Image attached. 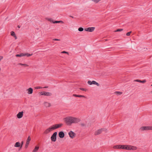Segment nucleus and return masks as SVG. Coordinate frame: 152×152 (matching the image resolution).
<instances>
[{
  "label": "nucleus",
  "mask_w": 152,
  "mask_h": 152,
  "mask_svg": "<svg viewBox=\"0 0 152 152\" xmlns=\"http://www.w3.org/2000/svg\"><path fill=\"white\" fill-rule=\"evenodd\" d=\"M114 93L117 95H118L121 94H122V92L120 91H115L114 92Z\"/></svg>",
  "instance_id": "obj_23"
},
{
  "label": "nucleus",
  "mask_w": 152,
  "mask_h": 152,
  "mask_svg": "<svg viewBox=\"0 0 152 152\" xmlns=\"http://www.w3.org/2000/svg\"><path fill=\"white\" fill-rule=\"evenodd\" d=\"M140 130L141 131L152 130V126H142L140 128Z\"/></svg>",
  "instance_id": "obj_2"
},
{
  "label": "nucleus",
  "mask_w": 152,
  "mask_h": 152,
  "mask_svg": "<svg viewBox=\"0 0 152 152\" xmlns=\"http://www.w3.org/2000/svg\"><path fill=\"white\" fill-rule=\"evenodd\" d=\"M53 40L54 41H60V40L57 39H53Z\"/></svg>",
  "instance_id": "obj_38"
},
{
  "label": "nucleus",
  "mask_w": 152,
  "mask_h": 152,
  "mask_svg": "<svg viewBox=\"0 0 152 152\" xmlns=\"http://www.w3.org/2000/svg\"><path fill=\"white\" fill-rule=\"evenodd\" d=\"M44 105L46 107H50L51 106L50 104L47 102H44Z\"/></svg>",
  "instance_id": "obj_14"
},
{
  "label": "nucleus",
  "mask_w": 152,
  "mask_h": 152,
  "mask_svg": "<svg viewBox=\"0 0 152 152\" xmlns=\"http://www.w3.org/2000/svg\"><path fill=\"white\" fill-rule=\"evenodd\" d=\"M96 82L95 81H92V84H95V83H96Z\"/></svg>",
  "instance_id": "obj_39"
},
{
  "label": "nucleus",
  "mask_w": 152,
  "mask_h": 152,
  "mask_svg": "<svg viewBox=\"0 0 152 152\" xmlns=\"http://www.w3.org/2000/svg\"><path fill=\"white\" fill-rule=\"evenodd\" d=\"M42 88V87L40 86H37L35 87L36 89H41Z\"/></svg>",
  "instance_id": "obj_36"
},
{
  "label": "nucleus",
  "mask_w": 152,
  "mask_h": 152,
  "mask_svg": "<svg viewBox=\"0 0 152 152\" xmlns=\"http://www.w3.org/2000/svg\"><path fill=\"white\" fill-rule=\"evenodd\" d=\"M120 149H126V148L127 145H120Z\"/></svg>",
  "instance_id": "obj_21"
},
{
  "label": "nucleus",
  "mask_w": 152,
  "mask_h": 152,
  "mask_svg": "<svg viewBox=\"0 0 152 152\" xmlns=\"http://www.w3.org/2000/svg\"><path fill=\"white\" fill-rule=\"evenodd\" d=\"M132 31H130L129 32H127L126 34V35L127 36H129V35H130V34L131 33H132Z\"/></svg>",
  "instance_id": "obj_32"
},
{
  "label": "nucleus",
  "mask_w": 152,
  "mask_h": 152,
  "mask_svg": "<svg viewBox=\"0 0 152 152\" xmlns=\"http://www.w3.org/2000/svg\"><path fill=\"white\" fill-rule=\"evenodd\" d=\"M13 37H14L15 39H17V36H16V35H15V36H14Z\"/></svg>",
  "instance_id": "obj_43"
},
{
  "label": "nucleus",
  "mask_w": 152,
  "mask_h": 152,
  "mask_svg": "<svg viewBox=\"0 0 152 152\" xmlns=\"http://www.w3.org/2000/svg\"><path fill=\"white\" fill-rule=\"evenodd\" d=\"M137 148L136 147H134V150H136L137 149Z\"/></svg>",
  "instance_id": "obj_42"
},
{
  "label": "nucleus",
  "mask_w": 152,
  "mask_h": 152,
  "mask_svg": "<svg viewBox=\"0 0 152 152\" xmlns=\"http://www.w3.org/2000/svg\"><path fill=\"white\" fill-rule=\"evenodd\" d=\"M31 140V138L30 136H29L26 140V142L25 144V148H27L28 147L30 142V141Z\"/></svg>",
  "instance_id": "obj_9"
},
{
  "label": "nucleus",
  "mask_w": 152,
  "mask_h": 152,
  "mask_svg": "<svg viewBox=\"0 0 152 152\" xmlns=\"http://www.w3.org/2000/svg\"><path fill=\"white\" fill-rule=\"evenodd\" d=\"M48 20L49 21H50V22H52L53 23V22H54V21L51 19V18H48Z\"/></svg>",
  "instance_id": "obj_31"
},
{
  "label": "nucleus",
  "mask_w": 152,
  "mask_h": 152,
  "mask_svg": "<svg viewBox=\"0 0 152 152\" xmlns=\"http://www.w3.org/2000/svg\"><path fill=\"white\" fill-rule=\"evenodd\" d=\"M53 130V129L52 126H50V127H49V128H48L47 129H46L45 131L43 133L45 134H47Z\"/></svg>",
  "instance_id": "obj_5"
},
{
  "label": "nucleus",
  "mask_w": 152,
  "mask_h": 152,
  "mask_svg": "<svg viewBox=\"0 0 152 152\" xmlns=\"http://www.w3.org/2000/svg\"><path fill=\"white\" fill-rule=\"evenodd\" d=\"M79 89L80 90L85 91H86L88 90L86 88H80Z\"/></svg>",
  "instance_id": "obj_27"
},
{
  "label": "nucleus",
  "mask_w": 152,
  "mask_h": 152,
  "mask_svg": "<svg viewBox=\"0 0 152 152\" xmlns=\"http://www.w3.org/2000/svg\"><path fill=\"white\" fill-rule=\"evenodd\" d=\"M151 86H152V85Z\"/></svg>",
  "instance_id": "obj_48"
},
{
  "label": "nucleus",
  "mask_w": 152,
  "mask_h": 152,
  "mask_svg": "<svg viewBox=\"0 0 152 152\" xmlns=\"http://www.w3.org/2000/svg\"><path fill=\"white\" fill-rule=\"evenodd\" d=\"M92 81H88V83L90 85H92Z\"/></svg>",
  "instance_id": "obj_34"
},
{
  "label": "nucleus",
  "mask_w": 152,
  "mask_h": 152,
  "mask_svg": "<svg viewBox=\"0 0 152 152\" xmlns=\"http://www.w3.org/2000/svg\"><path fill=\"white\" fill-rule=\"evenodd\" d=\"M133 146H129L127 145V146H126V150H131L132 149H133Z\"/></svg>",
  "instance_id": "obj_18"
},
{
  "label": "nucleus",
  "mask_w": 152,
  "mask_h": 152,
  "mask_svg": "<svg viewBox=\"0 0 152 152\" xmlns=\"http://www.w3.org/2000/svg\"><path fill=\"white\" fill-rule=\"evenodd\" d=\"M68 134L70 137L72 139L74 138L76 135V134L71 131L69 132Z\"/></svg>",
  "instance_id": "obj_6"
},
{
  "label": "nucleus",
  "mask_w": 152,
  "mask_h": 152,
  "mask_svg": "<svg viewBox=\"0 0 152 152\" xmlns=\"http://www.w3.org/2000/svg\"><path fill=\"white\" fill-rule=\"evenodd\" d=\"M104 129H98V130L95 132L94 134L95 135H99L104 130Z\"/></svg>",
  "instance_id": "obj_10"
},
{
  "label": "nucleus",
  "mask_w": 152,
  "mask_h": 152,
  "mask_svg": "<svg viewBox=\"0 0 152 152\" xmlns=\"http://www.w3.org/2000/svg\"><path fill=\"white\" fill-rule=\"evenodd\" d=\"M134 81H136V82H138L141 83H145L146 82V81L145 80H143L142 81V80H135Z\"/></svg>",
  "instance_id": "obj_16"
},
{
  "label": "nucleus",
  "mask_w": 152,
  "mask_h": 152,
  "mask_svg": "<svg viewBox=\"0 0 152 152\" xmlns=\"http://www.w3.org/2000/svg\"><path fill=\"white\" fill-rule=\"evenodd\" d=\"M18 27L19 28H20V26L19 25L18 26Z\"/></svg>",
  "instance_id": "obj_46"
},
{
  "label": "nucleus",
  "mask_w": 152,
  "mask_h": 152,
  "mask_svg": "<svg viewBox=\"0 0 152 152\" xmlns=\"http://www.w3.org/2000/svg\"><path fill=\"white\" fill-rule=\"evenodd\" d=\"M24 56H27L28 57L31 56L32 55V54H30L28 53H24Z\"/></svg>",
  "instance_id": "obj_26"
},
{
  "label": "nucleus",
  "mask_w": 152,
  "mask_h": 152,
  "mask_svg": "<svg viewBox=\"0 0 152 152\" xmlns=\"http://www.w3.org/2000/svg\"><path fill=\"white\" fill-rule=\"evenodd\" d=\"M63 23L64 22L62 20L55 21L54 22H53V23Z\"/></svg>",
  "instance_id": "obj_22"
},
{
  "label": "nucleus",
  "mask_w": 152,
  "mask_h": 152,
  "mask_svg": "<svg viewBox=\"0 0 152 152\" xmlns=\"http://www.w3.org/2000/svg\"><path fill=\"white\" fill-rule=\"evenodd\" d=\"M23 112L21 111L19 112L17 115V117L18 118H21L23 116Z\"/></svg>",
  "instance_id": "obj_11"
},
{
  "label": "nucleus",
  "mask_w": 152,
  "mask_h": 152,
  "mask_svg": "<svg viewBox=\"0 0 152 152\" xmlns=\"http://www.w3.org/2000/svg\"><path fill=\"white\" fill-rule=\"evenodd\" d=\"M61 53H66L67 54H69V53L68 52H66L65 51H63L61 52Z\"/></svg>",
  "instance_id": "obj_35"
},
{
  "label": "nucleus",
  "mask_w": 152,
  "mask_h": 152,
  "mask_svg": "<svg viewBox=\"0 0 152 152\" xmlns=\"http://www.w3.org/2000/svg\"><path fill=\"white\" fill-rule=\"evenodd\" d=\"M24 53H22L20 54H16L15 56L17 57H21L24 56Z\"/></svg>",
  "instance_id": "obj_17"
},
{
  "label": "nucleus",
  "mask_w": 152,
  "mask_h": 152,
  "mask_svg": "<svg viewBox=\"0 0 152 152\" xmlns=\"http://www.w3.org/2000/svg\"><path fill=\"white\" fill-rule=\"evenodd\" d=\"M95 85H97L98 86H99V84L98 83H97L96 82Z\"/></svg>",
  "instance_id": "obj_40"
},
{
  "label": "nucleus",
  "mask_w": 152,
  "mask_h": 152,
  "mask_svg": "<svg viewBox=\"0 0 152 152\" xmlns=\"http://www.w3.org/2000/svg\"><path fill=\"white\" fill-rule=\"evenodd\" d=\"M18 65H23L25 66H28V65L26 64H22L21 63H19L18 64Z\"/></svg>",
  "instance_id": "obj_25"
},
{
  "label": "nucleus",
  "mask_w": 152,
  "mask_h": 152,
  "mask_svg": "<svg viewBox=\"0 0 152 152\" xmlns=\"http://www.w3.org/2000/svg\"><path fill=\"white\" fill-rule=\"evenodd\" d=\"M39 148V147L38 146H36L34 149L33 150L32 152H36L37 151Z\"/></svg>",
  "instance_id": "obj_19"
},
{
  "label": "nucleus",
  "mask_w": 152,
  "mask_h": 152,
  "mask_svg": "<svg viewBox=\"0 0 152 152\" xmlns=\"http://www.w3.org/2000/svg\"><path fill=\"white\" fill-rule=\"evenodd\" d=\"M48 88V86H46L45 87H44L43 88Z\"/></svg>",
  "instance_id": "obj_44"
},
{
  "label": "nucleus",
  "mask_w": 152,
  "mask_h": 152,
  "mask_svg": "<svg viewBox=\"0 0 152 152\" xmlns=\"http://www.w3.org/2000/svg\"><path fill=\"white\" fill-rule=\"evenodd\" d=\"M11 36H12L13 37L15 36V33L13 31H12L11 32Z\"/></svg>",
  "instance_id": "obj_30"
},
{
  "label": "nucleus",
  "mask_w": 152,
  "mask_h": 152,
  "mask_svg": "<svg viewBox=\"0 0 152 152\" xmlns=\"http://www.w3.org/2000/svg\"><path fill=\"white\" fill-rule=\"evenodd\" d=\"M78 30L80 31H82L83 30V28L82 27H80L78 28Z\"/></svg>",
  "instance_id": "obj_29"
},
{
  "label": "nucleus",
  "mask_w": 152,
  "mask_h": 152,
  "mask_svg": "<svg viewBox=\"0 0 152 152\" xmlns=\"http://www.w3.org/2000/svg\"><path fill=\"white\" fill-rule=\"evenodd\" d=\"M80 125L82 126H86V124L84 123H81Z\"/></svg>",
  "instance_id": "obj_37"
},
{
  "label": "nucleus",
  "mask_w": 152,
  "mask_h": 152,
  "mask_svg": "<svg viewBox=\"0 0 152 152\" xmlns=\"http://www.w3.org/2000/svg\"><path fill=\"white\" fill-rule=\"evenodd\" d=\"M73 96L75 97H84L85 98H86V97L83 95H77L76 94H73Z\"/></svg>",
  "instance_id": "obj_13"
},
{
  "label": "nucleus",
  "mask_w": 152,
  "mask_h": 152,
  "mask_svg": "<svg viewBox=\"0 0 152 152\" xmlns=\"http://www.w3.org/2000/svg\"><path fill=\"white\" fill-rule=\"evenodd\" d=\"M63 125V124L62 123H61L59 124H55L52 125V126L53 130H54L55 129L61 128Z\"/></svg>",
  "instance_id": "obj_3"
},
{
  "label": "nucleus",
  "mask_w": 152,
  "mask_h": 152,
  "mask_svg": "<svg viewBox=\"0 0 152 152\" xmlns=\"http://www.w3.org/2000/svg\"><path fill=\"white\" fill-rule=\"evenodd\" d=\"M28 94H31L33 93V89L31 88H30L28 89Z\"/></svg>",
  "instance_id": "obj_15"
},
{
  "label": "nucleus",
  "mask_w": 152,
  "mask_h": 152,
  "mask_svg": "<svg viewBox=\"0 0 152 152\" xmlns=\"http://www.w3.org/2000/svg\"><path fill=\"white\" fill-rule=\"evenodd\" d=\"M57 132H54L51 137V139L52 141L55 142L56 140Z\"/></svg>",
  "instance_id": "obj_4"
},
{
  "label": "nucleus",
  "mask_w": 152,
  "mask_h": 152,
  "mask_svg": "<svg viewBox=\"0 0 152 152\" xmlns=\"http://www.w3.org/2000/svg\"><path fill=\"white\" fill-rule=\"evenodd\" d=\"M23 144V141H22L21 142V145H20V148H21L22 147V146Z\"/></svg>",
  "instance_id": "obj_41"
},
{
  "label": "nucleus",
  "mask_w": 152,
  "mask_h": 152,
  "mask_svg": "<svg viewBox=\"0 0 152 152\" xmlns=\"http://www.w3.org/2000/svg\"><path fill=\"white\" fill-rule=\"evenodd\" d=\"M101 0H92L93 1H94V2H95L96 3H98L99 1Z\"/></svg>",
  "instance_id": "obj_33"
},
{
  "label": "nucleus",
  "mask_w": 152,
  "mask_h": 152,
  "mask_svg": "<svg viewBox=\"0 0 152 152\" xmlns=\"http://www.w3.org/2000/svg\"><path fill=\"white\" fill-rule=\"evenodd\" d=\"M120 145H116L113 146L114 149H120Z\"/></svg>",
  "instance_id": "obj_24"
},
{
  "label": "nucleus",
  "mask_w": 152,
  "mask_h": 152,
  "mask_svg": "<svg viewBox=\"0 0 152 152\" xmlns=\"http://www.w3.org/2000/svg\"><path fill=\"white\" fill-rule=\"evenodd\" d=\"M123 29L121 28H120L117 29L116 30L114 31V32L121 31H123Z\"/></svg>",
  "instance_id": "obj_28"
},
{
  "label": "nucleus",
  "mask_w": 152,
  "mask_h": 152,
  "mask_svg": "<svg viewBox=\"0 0 152 152\" xmlns=\"http://www.w3.org/2000/svg\"><path fill=\"white\" fill-rule=\"evenodd\" d=\"M41 95H44L45 96H50L52 95V94L51 93L49 92L43 91L40 93Z\"/></svg>",
  "instance_id": "obj_7"
},
{
  "label": "nucleus",
  "mask_w": 152,
  "mask_h": 152,
  "mask_svg": "<svg viewBox=\"0 0 152 152\" xmlns=\"http://www.w3.org/2000/svg\"><path fill=\"white\" fill-rule=\"evenodd\" d=\"M151 94H152V91H151Z\"/></svg>",
  "instance_id": "obj_47"
},
{
  "label": "nucleus",
  "mask_w": 152,
  "mask_h": 152,
  "mask_svg": "<svg viewBox=\"0 0 152 152\" xmlns=\"http://www.w3.org/2000/svg\"><path fill=\"white\" fill-rule=\"evenodd\" d=\"M70 17H71V18H74V17L73 16H70Z\"/></svg>",
  "instance_id": "obj_45"
},
{
  "label": "nucleus",
  "mask_w": 152,
  "mask_h": 152,
  "mask_svg": "<svg viewBox=\"0 0 152 152\" xmlns=\"http://www.w3.org/2000/svg\"><path fill=\"white\" fill-rule=\"evenodd\" d=\"M65 122L68 125H71L72 123H77L80 121L78 118L72 117H67L64 118Z\"/></svg>",
  "instance_id": "obj_1"
},
{
  "label": "nucleus",
  "mask_w": 152,
  "mask_h": 152,
  "mask_svg": "<svg viewBox=\"0 0 152 152\" xmlns=\"http://www.w3.org/2000/svg\"><path fill=\"white\" fill-rule=\"evenodd\" d=\"M64 134L63 132H60L58 133L59 137L60 138H63L64 137Z\"/></svg>",
  "instance_id": "obj_12"
},
{
  "label": "nucleus",
  "mask_w": 152,
  "mask_h": 152,
  "mask_svg": "<svg viewBox=\"0 0 152 152\" xmlns=\"http://www.w3.org/2000/svg\"><path fill=\"white\" fill-rule=\"evenodd\" d=\"M95 28L94 27H88L85 28L84 30L86 31L91 32L94 30Z\"/></svg>",
  "instance_id": "obj_8"
},
{
  "label": "nucleus",
  "mask_w": 152,
  "mask_h": 152,
  "mask_svg": "<svg viewBox=\"0 0 152 152\" xmlns=\"http://www.w3.org/2000/svg\"><path fill=\"white\" fill-rule=\"evenodd\" d=\"M20 146V143L19 142H17L15 143V147H19Z\"/></svg>",
  "instance_id": "obj_20"
}]
</instances>
